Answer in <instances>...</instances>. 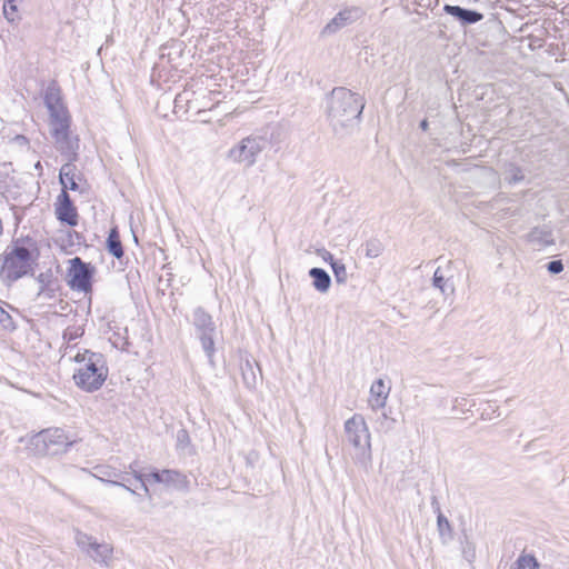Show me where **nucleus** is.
Instances as JSON below:
<instances>
[{
    "label": "nucleus",
    "instance_id": "nucleus-1",
    "mask_svg": "<svg viewBox=\"0 0 569 569\" xmlns=\"http://www.w3.org/2000/svg\"><path fill=\"white\" fill-rule=\"evenodd\" d=\"M365 108L363 98L345 87L333 88L327 97V117L333 133L343 138L359 124Z\"/></svg>",
    "mask_w": 569,
    "mask_h": 569
},
{
    "label": "nucleus",
    "instance_id": "nucleus-2",
    "mask_svg": "<svg viewBox=\"0 0 569 569\" xmlns=\"http://www.w3.org/2000/svg\"><path fill=\"white\" fill-rule=\"evenodd\" d=\"M40 252L37 242L30 237H21L12 240L3 256L2 272L9 282L33 274V266L37 264Z\"/></svg>",
    "mask_w": 569,
    "mask_h": 569
},
{
    "label": "nucleus",
    "instance_id": "nucleus-3",
    "mask_svg": "<svg viewBox=\"0 0 569 569\" xmlns=\"http://www.w3.org/2000/svg\"><path fill=\"white\" fill-rule=\"evenodd\" d=\"M73 360L79 363L72 378L74 385L86 392L99 390L108 378L109 369L104 356L100 352L84 350L78 352Z\"/></svg>",
    "mask_w": 569,
    "mask_h": 569
},
{
    "label": "nucleus",
    "instance_id": "nucleus-4",
    "mask_svg": "<svg viewBox=\"0 0 569 569\" xmlns=\"http://www.w3.org/2000/svg\"><path fill=\"white\" fill-rule=\"evenodd\" d=\"M343 431L347 442L355 450L352 456L355 463L368 469L372 461L371 436L365 417L360 413H355L345 421Z\"/></svg>",
    "mask_w": 569,
    "mask_h": 569
},
{
    "label": "nucleus",
    "instance_id": "nucleus-5",
    "mask_svg": "<svg viewBox=\"0 0 569 569\" xmlns=\"http://www.w3.org/2000/svg\"><path fill=\"white\" fill-rule=\"evenodd\" d=\"M73 443L61 428L41 430L31 438V445L41 456H56L66 452Z\"/></svg>",
    "mask_w": 569,
    "mask_h": 569
},
{
    "label": "nucleus",
    "instance_id": "nucleus-6",
    "mask_svg": "<svg viewBox=\"0 0 569 569\" xmlns=\"http://www.w3.org/2000/svg\"><path fill=\"white\" fill-rule=\"evenodd\" d=\"M270 141L264 136H249L243 138L238 144L229 151V158L236 162L243 163L246 167H252L259 154L266 150Z\"/></svg>",
    "mask_w": 569,
    "mask_h": 569
},
{
    "label": "nucleus",
    "instance_id": "nucleus-7",
    "mask_svg": "<svg viewBox=\"0 0 569 569\" xmlns=\"http://www.w3.org/2000/svg\"><path fill=\"white\" fill-rule=\"evenodd\" d=\"M192 325L206 356L210 361H212L213 355L216 352L214 337L217 333V328L211 315L207 312L202 307H197L192 313Z\"/></svg>",
    "mask_w": 569,
    "mask_h": 569
},
{
    "label": "nucleus",
    "instance_id": "nucleus-8",
    "mask_svg": "<svg viewBox=\"0 0 569 569\" xmlns=\"http://www.w3.org/2000/svg\"><path fill=\"white\" fill-rule=\"evenodd\" d=\"M74 540L80 550L96 563L107 567L109 566L113 553L111 545L107 542H98L96 538L81 531L76 532Z\"/></svg>",
    "mask_w": 569,
    "mask_h": 569
},
{
    "label": "nucleus",
    "instance_id": "nucleus-9",
    "mask_svg": "<svg viewBox=\"0 0 569 569\" xmlns=\"http://www.w3.org/2000/svg\"><path fill=\"white\" fill-rule=\"evenodd\" d=\"M94 269L90 263L82 261L81 258L74 257L70 260L68 284L71 289L88 293L92 290V277Z\"/></svg>",
    "mask_w": 569,
    "mask_h": 569
},
{
    "label": "nucleus",
    "instance_id": "nucleus-10",
    "mask_svg": "<svg viewBox=\"0 0 569 569\" xmlns=\"http://www.w3.org/2000/svg\"><path fill=\"white\" fill-rule=\"evenodd\" d=\"M365 11L360 7H348L340 10L325 27V33H335L339 29L358 21Z\"/></svg>",
    "mask_w": 569,
    "mask_h": 569
},
{
    "label": "nucleus",
    "instance_id": "nucleus-11",
    "mask_svg": "<svg viewBox=\"0 0 569 569\" xmlns=\"http://www.w3.org/2000/svg\"><path fill=\"white\" fill-rule=\"evenodd\" d=\"M57 219L70 227L78 224V212L68 192L61 191L56 203Z\"/></svg>",
    "mask_w": 569,
    "mask_h": 569
},
{
    "label": "nucleus",
    "instance_id": "nucleus-12",
    "mask_svg": "<svg viewBox=\"0 0 569 569\" xmlns=\"http://www.w3.org/2000/svg\"><path fill=\"white\" fill-rule=\"evenodd\" d=\"M93 470V476L100 481L111 486L122 487L132 495H137L136 490L131 488L130 480L110 466H96Z\"/></svg>",
    "mask_w": 569,
    "mask_h": 569
},
{
    "label": "nucleus",
    "instance_id": "nucleus-13",
    "mask_svg": "<svg viewBox=\"0 0 569 569\" xmlns=\"http://www.w3.org/2000/svg\"><path fill=\"white\" fill-rule=\"evenodd\" d=\"M443 11L453 17L462 26L475 24L483 19V14L481 12L462 8L460 6L445 4Z\"/></svg>",
    "mask_w": 569,
    "mask_h": 569
},
{
    "label": "nucleus",
    "instance_id": "nucleus-14",
    "mask_svg": "<svg viewBox=\"0 0 569 569\" xmlns=\"http://www.w3.org/2000/svg\"><path fill=\"white\" fill-rule=\"evenodd\" d=\"M53 139L57 149L68 159V161H76L78 159V137H72L70 132H68L62 136L54 137Z\"/></svg>",
    "mask_w": 569,
    "mask_h": 569
},
{
    "label": "nucleus",
    "instance_id": "nucleus-15",
    "mask_svg": "<svg viewBox=\"0 0 569 569\" xmlns=\"http://www.w3.org/2000/svg\"><path fill=\"white\" fill-rule=\"evenodd\" d=\"M390 386L381 378L375 380L370 387L369 403L373 410L381 409L386 406Z\"/></svg>",
    "mask_w": 569,
    "mask_h": 569
},
{
    "label": "nucleus",
    "instance_id": "nucleus-16",
    "mask_svg": "<svg viewBox=\"0 0 569 569\" xmlns=\"http://www.w3.org/2000/svg\"><path fill=\"white\" fill-rule=\"evenodd\" d=\"M74 161H68L64 163L59 171V181L62 187L61 191L68 192V190L77 191L80 189L77 176V167Z\"/></svg>",
    "mask_w": 569,
    "mask_h": 569
},
{
    "label": "nucleus",
    "instance_id": "nucleus-17",
    "mask_svg": "<svg viewBox=\"0 0 569 569\" xmlns=\"http://www.w3.org/2000/svg\"><path fill=\"white\" fill-rule=\"evenodd\" d=\"M49 124L53 138L70 132V120L67 111L50 114Z\"/></svg>",
    "mask_w": 569,
    "mask_h": 569
},
{
    "label": "nucleus",
    "instance_id": "nucleus-18",
    "mask_svg": "<svg viewBox=\"0 0 569 569\" xmlns=\"http://www.w3.org/2000/svg\"><path fill=\"white\" fill-rule=\"evenodd\" d=\"M309 276L312 279V286L317 291L325 293L330 289L331 278L325 269L317 267L311 268L309 270Z\"/></svg>",
    "mask_w": 569,
    "mask_h": 569
},
{
    "label": "nucleus",
    "instance_id": "nucleus-19",
    "mask_svg": "<svg viewBox=\"0 0 569 569\" xmlns=\"http://www.w3.org/2000/svg\"><path fill=\"white\" fill-rule=\"evenodd\" d=\"M163 483L178 490H188L190 481L186 475L178 470L164 469Z\"/></svg>",
    "mask_w": 569,
    "mask_h": 569
},
{
    "label": "nucleus",
    "instance_id": "nucleus-20",
    "mask_svg": "<svg viewBox=\"0 0 569 569\" xmlns=\"http://www.w3.org/2000/svg\"><path fill=\"white\" fill-rule=\"evenodd\" d=\"M437 529L439 532L440 540L443 545L449 543L452 540V527L447 517L441 512L440 507L437 505Z\"/></svg>",
    "mask_w": 569,
    "mask_h": 569
},
{
    "label": "nucleus",
    "instance_id": "nucleus-21",
    "mask_svg": "<svg viewBox=\"0 0 569 569\" xmlns=\"http://www.w3.org/2000/svg\"><path fill=\"white\" fill-rule=\"evenodd\" d=\"M44 104L48 108L50 114L60 113L67 111L63 107L60 93L56 89H48L44 94Z\"/></svg>",
    "mask_w": 569,
    "mask_h": 569
},
{
    "label": "nucleus",
    "instance_id": "nucleus-22",
    "mask_svg": "<svg viewBox=\"0 0 569 569\" xmlns=\"http://www.w3.org/2000/svg\"><path fill=\"white\" fill-rule=\"evenodd\" d=\"M432 286L440 290L443 296L452 295L455 291L453 282L446 278L441 268H437L432 277Z\"/></svg>",
    "mask_w": 569,
    "mask_h": 569
},
{
    "label": "nucleus",
    "instance_id": "nucleus-23",
    "mask_svg": "<svg viewBox=\"0 0 569 569\" xmlns=\"http://www.w3.org/2000/svg\"><path fill=\"white\" fill-rule=\"evenodd\" d=\"M106 243H107V250L110 254H112L117 259H120L123 257L124 252H123L122 243L120 240L118 229L116 227L109 231Z\"/></svg>",
    "mask_w": 569,
    "mask_h": 569
},
{
    "label": "nucleus",
    "instance_id": "nucleus-24",
    "mask_svg": "<svg viewBox=\"0 0 569 569\" xmlns=\"http://www.w3.org/2000/svg\"><path fill=\"white\" fill-rule=\"evenodd\" d=\"M330 257V266L338 283H346L348 280V272L345 263L341 260H337L330 252H327Z\"/></svg>",
    "mask_w": 569,
    "mask_h": 569
},
{
    "label": "nucleus",
    "instance_id": "nucleus-25",
    "mask_svg": "<svg viewBox=\"0 0 569 569\" xmlns=\"http://www.w3.org/2000/svg\"><path fill=\"white\" fill-rule=\"evenodd\" d=\"M461 543V553L466 561L470 565L476 560V545L472 540L469 539L467 535L463 536V539L460 541Z\"/></svg>",
    "mask_w": 569,
    "mask_h": 569
},
{
    "label": "nucleus",
    "instance_id": "nucleus-26",
    "mask_svg": "<svg viewBox=\"0 0 569 569\" xmlns=\"http://www.w3.org/2000/svg\"><path fill=\"white\" fill-rule=\"evenodd\" d=\"M525 174L522 172V169L518 167L517 164L510 163L507 169V176L506 180L510 184H517L523 181Z\"/></svg>",
    "mask_w": 569,
    "mask_h": 569
},
{
    "label": "nucleus",
    "instance_id": "nucleus-27",
    "mask_svg": "<svg viewBox=\"0 0 569 569\" xmlns=\"http://www.w3.org/2000/svg\"><path fill=\"white\" fill-rule=\"evenodd\" d=\"M3 16L9 22H14L18 17L17 0H3Z\"/></svg>",
    "mask_w": 569,
    "mask_h": 569
},
{
    "label": "nucleus",
    "instance_id": "nucleus-28",
    "mask_svg": "<svg viewBox=\"0 0 569 569\" xmlns=\"http://www.w3.org/2000/svg\"><path fill=\"white\" fill-rule=\"evenodd\" d=\"M516 565L517 569H539L537 559L531 555H521Z\"/></svg>",
    "mask_w": 569,
    "mask_h": 569
},
{
    "label": "nucleus",
    "instance_id": "nucleus-29",
    "mask_svg": "<svg viewBox=\"0 0 569 569\" xmlns=\"http://www.w3.org/2000/svg\"><path fill=\"white\" fill-rule=\"evenodd\" d=\"M36 279L40 284L38 296L46 293L47 289H50V284H54L51 272H41Z\"/></svg>",
    "mask_w": 569,
    "mask_h": 569
},
{
    "label": "nucleus",
    "instance_id": "nucleus-30",
    "mask_svg": "<svg viewBox=\"0 0 569 569\" xmlns=\"http://www.w3.org/2000/svg\"><path fill=\"white\" fill-rule=\"evenodd\" d=\"M382 252V246L378 240H369L366 242V256L368 258H377Z\"/></svg>",
    "mask_w": 569,
    "mask_h": 569
},
{
    "label": "nucleus",
    "instance_id": "nucleus-31",
    "mask_svg": "<svg viewBox=\"0 0 569 569\" xmlns=\"http://www.w3.org/2000/svg\"><path fill=\"white\" fill-rule=\"evenodd\" d=\"M134 465L136 463H131L130 465V469L132 471V475L134 477V480L139 485V487L144 491L146 496L150 497V491H149V488L146 483V478L142 473H140L136 468H134Z\"/></svg>",
    "mask_w": 569,
    "mask_h": 569
},
{
    "label": "nucleus",
    "instance_id": "nucleus-32",
    "mask_svg": "<svg viewBox=\"0 0 569 569\" xmlns=\"http://www.w3.org/2000/svg\"><path fill=\"white\" fill-rule=\"evenodd\" d=\"M190 437L186 429H180L177 432V448L178 449H186L190 446Z\"/></svg>",
    "mask_w": 569,
    "mask_h": 569
},
{
    "label": "nucleus",
    "instance_id": "nucleus-33",
    "mask_svg": "<svg viewBox=\"0 0 569 569\" xmlns=\"http://www.w3.org/2000/svg\"><path fill=\"white\" fill-rule=\"evenodd\" d=\"M0 325L4 328H11L13 326L12 317L0 306Z\"/></svg>",
    "mask_w": 569,
    "mask_h": 569
},
{
    "label": "nucleus",
    "instance_id": "nucleus-34",
    "mask_svg": "<svg viewBox=\"0 0 569 569\" xmlns=\"http://www.w3.org/2000/svg\"><path fill=\"white\" fill-rule=\"evenodd\" d=\"M547 270L552 274H558L563 270V263L561 260H551L547 264Z\"/></svg>",
    "mask_w": 569,
    "mask_h": 569
},
{
    "label": "nucleus",
    "instance_id": "nucleus-35",
    "mask_svg": "<svg viewBox=\"0 0 569 569\" xmlns=\"http://www.w3.org/2000/svg\"><path fill=\"white\" fill-rule=\"evenodd\" d=\"M78 337H79L78 329H74V328H68L63 333V338L66 340H68L69 342L72 340H76Z\"/></svg>",
    "mask_w": 569,
    "mask_h": 569
},
{
    "label": "nucleus",
    "instance_id": "nucleus-36",
    "mask_svg": "<svg viewBox=\"0 0 569 569\" xmlns=\"http://www.w3.org/2000/svg\"><path fill=\"white\" fill-rule=\"evenodd\" d=\"M148 477L152 478V480L157 483H163L164 469L152 471Z\"/></svg>",
    "mask_w": 569,
    "mask_h": 569
},
{
    "label": "nucleus",
    "instance_id": "nucleus-37",
    "mask_svg": "<svg viewBox=\"0 0 569 569\" xmlns=\"http://www.w3.org/2000/svg\"><path fill=\"white\" fill-rule=\"evenodd\" d=\"M41 296H44L49 299L54 298L56 297V288L53 287V284H50V289H47V292L42 293Z\"/></svg>",
    "mask_w": 569,
    "mask_h": 569
},
{
    "label": "nucleus",
    "instance_id": "nucleus-38",
    "mask_svg": "<svg viewBox=\"0 0 569 569\" xmlns=\"http://www.w3.org/2000/svg\"><path fill=\"white\" fill-rule=\"evenodd\" d=\"M419 127L422 131H427L429 128V122L427 119H423L420 121Z\"/></svg>",
    "mask_w": 569,
    "mask_h": 569
},
{
    "label": "nucleus",
    "instance_id": "nucleus-39",
    "mask_svg": "<svg viewBox=\"0 0 569 569\" xmlns=\"http://www.w3.org/2000/svg\"><path fill=\"white\" fill-rule=\"evenodd\" d=\"M323 260L328 261L330 263V257L327 254V252L325 253V256H322Z\"/></svg>",
    "mask_w": 569,
    "mask_h": 569
}]
</instances>
